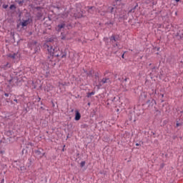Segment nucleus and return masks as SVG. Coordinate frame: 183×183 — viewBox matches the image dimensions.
Listing matches in <instances>:
<instances>
[{"mask_svg":"<svg viewBox=\"0 0 183 183\" xmlns=\"http://www.w3.org/2000/svg\"><path fill=\"white\" fill-rule=\"evenodd\" d=\"M92 95H95V92H92L87 94V98H89Z\"/></svg>","mask_w":183,"mask_h":183,"instance_id":"6e6552de","label":"nucleus"},{"mask_svg":"<svg viewBox=\"0 0 183 183\" xmlns=\"http://www.w3.org/2000/svg\"><path fill=\"white\" fill-rule=\"evenodd\" d=\"M47 48V51L50 55H52V56H59V54H56L59 51V48L58 47H52V46L46 45Z\"/></svg>","mask_w":183,"mask_h":183,"instance_id":"f257e3e1","label":"nucleus"},{"mask_svg":"<svg viewBox=\"0 0 183 183\" xmlns=\"http://www.w3.org/2000/svg\"><path fill=\"white\" fill-rule=\"evenodd\" d=\"M137 6H138V5H137L136 6H134V9H132L129 12H134L135 11V8H137Z\"/></svg>","mask_w":183,"mask_h":183,"instance_id":"f8f14e48","label":"nucleus"},{"mask_svg":"<svg viewBox=\"0 0 183 183\" xmlns=\"http://www.w3.org/2000/svg\"><path fill=\"white\" fill-rule=\"evenodd\" d=\"M124 56H125V54H123L122 55V58H123V59H124V58H125Z\"/></svg>","mask_w":183,"mask_h":183,"instance_id":"6ab92c4d","label":"nucleus"},{"mask_svg":"<svg viewBox=\"0 0 183 183\" xmlns=\"http://www.w3.org/2000/svg\"><path fill=\"white\" fill-rule=\"evenodd\" d=\"M155 94H157V90H155Z\"/></svg>","mask_w":183,"mask_h":183,"instance_id":"cd10ccee","label":"nucleus"},{"mask_svg":"<svg viewBox=\"0 0 183 183\" xmlns=\"http://www.w3.org/2000/svg\"><path fill=\"white\" fill-rule=\"evenodd\" d=\"M3 8H4V9H6V8H8V5H3Z\"/></svg>","mask_w":183,"mask_h":183,"instance_id":"4468645a","label":"nucleus"},{"mask_svg":"<svg viewBox=\"0 0 183 183\" xmlns=\"http://www.w3.org/2000/svg\"><path fill=\"white\" fill-rule=\"evenodd\" d=\"M20 169H21V171H24V169H25V167H21Z\"/></svg>","mask_w":183,"mask_h":183,"instance_id":"ddd939ff","label":"nucleus"},{"mask_svg":"<svg viewBox=\"0 0 183 183\" xmlns=\"http://www.w3.org/2000/svg\"><path fill=\"white\" fill-rule=\"evenodd\" d=\"M136 147H139V144L137 143Z\"/></svg>","mask_w":183,"mask_h":183,"instance_id":"4be33fe9","label":"nucleus"},{"mask_svg":"<svg viewBox=\"0 0 183 183\" xmlns=\"http://www.w3.org/2000/svg\"><path fill=\"white\" fill-rule=\"evenodd\" d=\"M116 1V2H121V1H122V0H115Z\"/></svg>","mask_w":183,"mask_h":183,"instance_id":"aec40b11","label":"nucleus"},{"mask_svg":"<svg viewBox=\"0 0 183 183\" xmlns=\"http://www.w3.org/2000/svg\"><path fill=\"white\" fill-rule=\"evenodd\" d=\"M175 1H176V2H179L180 0H175Z\"/></svg>","mask_w":183,"mask_h":183,"instance_id":"393cba45","label":"nucleus"},{"mask_svg":"<svg viewBox=\"0 0 183 183\" xmlns=\"http://www.w3.org/2000/svg\"><path fill=\"white\" fill-rule=\"evenodd\" d=\"M102 84H108V82H109V79H107V78L102 79Z\"/></svg>","mask_w":183,"mask_h":183,"instance_id":"0eeeda50","label":"nucleus"},{"mask_svg":"<svg viewBox=\"0 0 183 183\" xmlns=\"http://www.w3.org/2000/svg\"><path fill=\"white\" fill-rule=\"evenodd\" d=\"M61 39H65V36H62V37H61Z\"/></svg>","mask_w":183,"mask_h":183,"instance_id":"5701e85b","label":"nucleus"},{"mask_svg":"<svg viewBox=\"0 0 183 183\" xmlns=\"http://www.w3.org/2000/svg\"><path fill=\"white\" fill-rule=\"evenodd\" d=\"M62 151H64V149H62Z\"/></svg>","mask_w":183,"mask_h":183,"instance_id":"c756f323","label":"nucleus"},{"mask_svg":"<svg viewBox=\"0 0 183 183\" xmlns=\"http://www.w3.org/2000/svg\"><path fill=\"white\" fill-rule=\"evenodd\" d=\"M116 46H118V44H116Z\"/></svg>","mask_w":183,"mask_h":183,"instance_id":"a878e982","label":"nucleus"},{"mask_svg":"<svg viewBox=\"0 0 183 183\" xmlns=\"http://www.w3.org/2000/svg\"><path fill=\"white\" fill-rule=\"evenodd\" d=\"M8 58H11V59H19V54L18 53H13L7 54Z\"/></svg>","mask_w":183,"mask_h":183,"instance_id":"f03ea898","label":"nucleus"},{"mask_svg":"<svg viewBox=\"0 0 183 183\" xmlns=\"http://www.w3.org/2000/svg\"><path fill=\"white\" fill-rule=\"evenodd\" d=\"M180 125H181V124L177 123L176 127H179Z\"/></svg>","mask_w":183,"mask_h":183,"instance_id":"f3484780","label":"nucleus"},{"mask_svg":"<svg viewBox=\"0 0 183 183\" xmlns=\"http://www.w3.org/2000/svg\"><path fill=\"white\" fill-rule=\"evenodd\" d=\"M14 102H18V99H14Z\"/></svg>","mask_w":183,"mask_h":183,"instance_id":"412c9836","label":"nucleus"},{"mask_svg":"<svg viewBox=\"0 0 183 183\" xmlns=\"http://www.w3.org/2000/svg\"><path fill=\"white\" fill-rule=\"evenodd\" d=\"M101 15H105V13H101Z\"/></svg>","mask_w":183,"mask_h":183,"instance_id":"b1692460","label":"nucleus"},{"mask_svg":"<svg viewBox=\"0 0 183 183\" xmlns=\"http://www.w3.org/2000/svg\"><path fill=\"white\" fill-rule=\"evenodd\" d=\"M57 31L58 32H61V29H64L65 28V24H61L57 26Z\"/></svg>","mask_w":183,"mask_h":183,"instance_id":"20e7f679","label":"nucleus"},{"mask_svg":"<svg viewBox=\"0 0 183 183\" xmlns=\"http://www.w3.org/2000/svg\"><path fill=\"white\" fill-rule=\"evenodd\" d=\"M36 154H38V155H40V154H41V152L39 151V150L36 151Z\"/></svg>","mask_w":183,"mask_h":183,"instance_id":"2eb2a0df","label":"nucleus"},{"mask_svg":"<svg viewBox=\"0 0 183 183\" xmlns=\"http://www.w3.org/2000/svg\"><path fill=\"white\" fill-rule=\"evenodd\" d=\"M112 11H114V7H109L107 12H112Z\"/></svg>","mask_w":183,"mask_h":183,"instance_id":"9d476101","label":"nucleus"},{"mask_svg":"<svg viewBox=\"0 0 183 183\" xmlns=\"http://www.w3.org/2000/svg\"><path fill=\"white\" fill-rule=\"evenodd\" d=\"M4 95H5L6 97H9V94H8V93H5Z\"/></svg>","mask_w":183,"mask_h":183,"instance_id":"a211bd4d","label":"nucleus"},{"mask_svg":"<svg viewBox=\"0 0 183 183\" xmlns=\"http://www.w3.org/2000/svg\"><path fill=\"white\" fill-rule=\"evenodd\" d=\"M110 41H117V39L115 38V36L112 35L111 37H110Z\"/></svg>","mask_w":183,"mask_h":183,"instance_id":"1a4fd4ad","label":"nucleus"},{"mask_svg":"<svg viewBox=\"0 0 183 183\" xmlns=\"http://www.w3.org/2000/svg\"><path fill=\"white\" fill-rule=\"evenodd\" d=\"M12 8H15V6L14 5H11L10 6V9H12Z\"/></svg>","mask_w":183,"mask_h":183,"instance_id":"dca6fc26","label":"nucleus"},{"mask_svg":"<svg viewBox=\"0 0 183 183\" xmlns=\"http://www.w3.org/2000/svg\"><path fill=\"white\" fill-rule=\"evenodd\" d=\"M43 155H45V153H44Z\"/></svg>","mask_w":183,"mask_h":183,"instance_id":"c85d7f7f","label":"nucleus"},{"mask_svg":"<svg viewBox=\"0 0 183 183\" xmlns=\"http://www.w3.org/2000/svg\"><path fill=\"white\" fill-rule=\"evenodd\" d=\"M74 119H75V121H79V119H81V113H79V111H78V110L75 111Z\"/></svg>","mask_w":183,"mask_h":183,"instance_id":"7ed1b4c3","label":"nucleus"},{"mask_svg":"<svg viewBox=\"0 0 183 183\" xmlns=\"http://www.w3.org/2000/svg\"><path fill=\"white\" fill-rule=\"evenodd\" d=\"M1 68H3L4 69H6V68H11V64L6 63L4 66H1Z\"/></svg>","mask_w":183,"mask_h":183,"instance_id":"423d86ee","label":"nucleus"},{"mask_svg":"<svg viewBox=\"0 0 183 183\" xmlns=\"http://www.w3.org/2000/svg\"><path fill=\"white\" fill-rule=\"evenodd\" d=\"M80 167L82 168L84 167H85V161H83L80 163Z\"/></svg>","mask_w":183,"mask_h":183,"instance_id":"9b49d317","label":"nucleus"},{"mask_svg":"<svg viewBox=\"0 0 183 183\" xmlns=\"http://www.w3.org/2000/svg\"><path fill=\"white\" fill-rule=\"evenodd\" d=\"M4 182V179L2 180V182L1 183H3Z\"/></svg>","mask_w":183,"mask_h":183,"instance_id":"bb28decb","label":"nucleus"},{"mask_svg":"<svg viewBox=\"0 0 183 183\" xmlns=\"http://www.w3.org/2000/svg\"><path fill=\"white\" fill-rule=\"evenodd\" d=\"M29 24V20L24 21L21 23V26H27V25Z\"/></svg>","mask_w":183,"mask_h":183,"instance_id":"39448f33","label":"nucleus"}]
</instances>
